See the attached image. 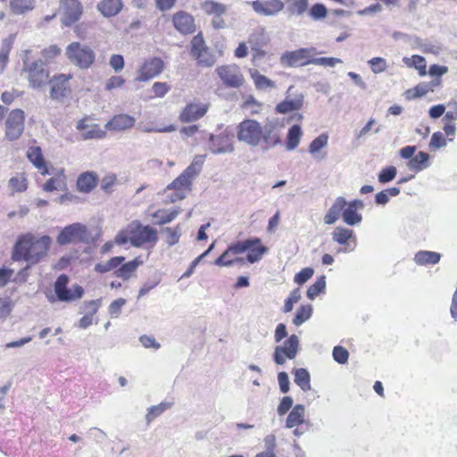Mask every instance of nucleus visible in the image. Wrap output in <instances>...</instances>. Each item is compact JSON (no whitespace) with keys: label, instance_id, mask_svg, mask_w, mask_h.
<instances>
[{"label":"nucleus","instance_id":"obj_47","mask_svg":"<svg viewBox=\"0 0 457 457\" xmlns=\"http://www.w3.org/2000/svg\"><path fill=\"white\" fill-rule=\"evenodd\" d=\"M9 187L14 192H23L27 189V179L23 175L12 177L9 180Z\"/></svg>","mask_w":457,"mask_h":457},{"label":"nucleus","instance_id":"obj_16","mask_svg":"<svg viewBox=\"0 0 457 457\" xmlns=\"http://www.w3.org/2000/svg\"><path fill=\"white\" fill-rule=\"evenodd\" d=\"M70 74H57L49 79L50 97L54 100H62L69 94Z\"/></svg>","mask_w":457,"mask_h":457},{"label":"nucleus","instance_id":"obj_20","mask_svg":"<svg viewBox=\"0 0 457 457\" xmlns=\"http://www.w3.org/2000/svg\"><path fill=\"white\" fill-rule=\"evenodd\" d=\"M173 24L181 34H191L195 29V25L192 15L180 11L173 15Z\"/></svg>","mask_w":457,"mask_h":457},{"label":"nucleus","instance_id":"obj_46","mask_svg":"<svg viewBox=\"0 0 457 457\" xmlns=\"http://www.w3.org/2000/svg\"><path fill=\"white\" fill-rule=\"evenodd\" d=\"M326 287L325 276L320 277L314 284L309 287L307 290V297L314 299Z\"/></svg>","mask_w":457,"mask_h":457},{"label":"nucleus","instance_id":"obj_54","mask_svg":"<svg viewBox=\"0 0 457 457\" xmlns=\"http://www.w3.org/2000/svg\"><path fill=\"white\" fill-rule=\"evenodd\" d=\"M328 10L322 4H315L310 10V16L312 20L318 21L326 18Z\"/></svg>","mask_w":457,"mask_h":457},{"label":"nucleus","instance_id":"obj_18","mask_svg":"<svg viewBox=\"0 0 457 457\" xmlns=\"http://www.w3.org/2000/svg\"><path fill=\"white\" fill-rule=\"evenodd\" d=\"M293 89V86H291L287 90V95L285 100L279 103L276 110L280 113H287L293 111H297L301 109L303 104V96L301 93L292 95L291 90Z\"/></svg>","mask_w":457,"mask_h":457},{"label":"nucleus","instance_id":"obj_25","mask_svg":"<svg viewBox=\"0 0 457 457\" xmlns=\"http://www.w3.org/2000/svg\"><path fill=\"white\" fill-rule=\"evenodd\" d=\"M346 206V200L343 196H338L328 212L324 216V222L328 225L334 224L338 219L343 210Z\"/></svg>","mask_w":457,"mask_h":457},{"label":"nucleus","instance_id":"obj_11","mask_svg":"<svg viewBox=\"0 0 457 457\" xmlns=\"http://www.w3.org/2000/svg\"><path fill=\"white\" fill-rule=\"evenodd\" d=\"M219 78L228 87L238 88L243 86L245 78L236 64L221 65L216 69Z\"/></svg>","mask_w":457,"mask_h":457},{"label":"nucleus","instance_id":"obj_22","mask_svg":"<svg viewBox=\"0 0 457 457\" xmlns=\"http://www.w3.org/2000/svg\"><path fill=\"white\" fill-rule=\"evenodd\" d=\"M304 406L303 404H296L287 418L286 428H293L296 426H307V428H310L311 424L304 420Z\"/></svg>","mask_w":457,"mask_h":457},{"label":"nucleus","instance_id":"obj_30","mask_svg":"<svg viewBox=\"0 0 457 457\" xmlns=\"http://www.w3.org/2000/svg\"><path fill=\"white\" fill-rule=\"evenodd\" d=\"M429 155L424 152H419L407 163L409 170L419 172L428 166Z\"/></svg>","mask_w":457,"mask_h":457},{"label":"nucleus","instance_id":"obj_63","mask_svg":"<svg viewBox=\"0 0 457 457\" xmlns=\"http://www.w3.org/2000/svg\"><path fill=\"white\" fill-rule=\"evenodd\" d=\"M161 281V278L159 276H155L154 278L146 281L142 287L140 288L138 292V297H142L145 295H146L150 290L154 288Z\"/></svg>","mask_w":457,"mask_h":457},{"label":"nucleus","instance_id":"obj_31","mask_svg":"<svg viewBox=\"0 0 457 457\" xmlns=\"http://www.w3.org/2000/svg\"><path fill=\"white\" fill-rule=\"evenodd\" d=\"M403 62L407 67L416 69L420 76H425L427 74V62L423 56L414 54L411 57H403Z\"/></svg>","mask_w":457,"mask_h":457},{"label":"nucleus","instance_id":"obj_1","mask_svg":"<svg viewBox=\"0 0 457 457\" xmlns=\"http://www.w3.org/2000/svg\"><path fill=\"white\" fill-rule=\"evenodd\" d=\"M282 127L277 119L269 120L264 126L255 120L245 119L237 127V137L239 142L253 147L262 142V149L270 150L281 144Z\"/></svg>","mask_w":457,"mask_h":457},{"label":"nucleus","instance_id":"obj_3","mask_svg":"<svg viewBox=\"0 0 457 457\" xmlns=\"http://www.w3.org/2000/svg\"><path fill=\"white\" fill-rule=\"evenodd\" d=\"M197 167L189 165L176 179L165 188V193L173 190L174 193L167 195L170 203H175L186 197L187 193L191 191V185L197 176Z\"/></svg>","mask_w":457,"mask_h":457},{"label":"nucleus","instance_id":"obj_24","mask_svg":"<svg viewBox=\"0 0 457 457\" xmlns=\"http://www.w3.org/2000/svg\"><path fill=\"white\" fill-rule=\"evenodd\" d=\"M27 158L29 162L40 170L42 175L48 173V170L46 166V162L42 154V150L39 146H30L27 151Z\"/></svg>","mask_w":457,"mask_h":457},{"label":"nucleus","instance_id":"obj_43","mask_svg":"<svg viewBox=\"0 0 457 457\" xmlns=\"http://www.w3.org/2000/svg\"><path fill=\"white\" fill-rule=\"evenodd\" d=\"M312 313V305H310V304L302 305L298 309L295 318L293 319V323L295 326H301L303 323H304L306 320H308L311 318Z\"/></svg>","mask_w":457,"mask_h":457},{"label":"nucleus","instance_id":"obj_4","mask_svg":"<svg viewBox=\"0 0 457 457\" xmlns=\"http://www.w3.org/2000/svg\"><path fill=\"white\" fill-rule=\"evenodd\" d=\"M26 54L29 53L27 50ZM23 61V71L27 72V79L29 81V85L33 89H43L46 83L49 80V71L46 70L44 66L45 63L42 60H37L30 63H28V56L25 55L22 59Z\"/></svg>","mask_w":457,"mask_h":457},{"label":"nucleus","instance_id":"obj_44","mask_svg":"<svg viewBox=\"0 0 457 457\" xmlns=\"http://www.w3.org/2000/svg\"><path fill=\"white\" fill-rule=\"evenodd\" d=\"M368 64L374 74L382 73L388 67L386 60L382 57H373L368 61Z\"/></svg>","mask_w":457,"mask_h":457},{"label":"nucleus","instance_id":"obj_36","mask_svg":"<svg viewBox=\"0 0 457 457\" xmlns=\"http://www.w3.org/2000/svg\"><path fill=\"white\" fill-rule=\"evenodd\" d=\"M142 264L141 261L137 258L123 264L117 271L116 276L123 279H129L132 274L136 271L137 267Z\"/></svg>","mask_w":457,"mask_h":457},{"label":"nucleus","instance_id":"obj_38","mask_svg":"<svg viewBox=\"0 0 457 457\" xmlns=\"http://www.w3.org/2000/svg\"><path fill=\"white\" fill-rule=\"evenodd\" d=\"M246 259L250 263L257 262L261 260L262 256L267 252V248L261 245V240L258 243H253V245L247 249Z\"/></svg>","mask_w":457,"mask_h":457},{"label":"nucleus","instance_id":"obj_32","mask_svg":"<svg viewBox=\"0 0 457 457\" xmlns=\"http://www.w3.org/2000/svg\"><path fill=\"white\" fill-rule=\"evenodd\" d=\"M440 259V253L431 251H419L414 256V261L418 265L436 264L439 262Z\"/></svg>","mask_w":457,"mask_h":457},{"label":"nucleus","instance_id":"obj_12","mask_svg":"<svg viewBox=\"0 0 457 457\" xmlns=\"http://www.w3.org/2000/svg\"><path fill=\"white\" fill-rule=\"evenodd\" d=\"M299 349V339L295 335L290 336L282 345L275 347L273 360L278 365H283L287 359L295 358Z\"/></svg>","mask_w":457,"mask_h":457},{"label":"nucleus","instance_id":"obj_51","mask_svg":"<svg viewBox=\"0 0 457 457\" xmlns=\"http://www.w3.org/2000/svg\"><path fill=\"white\" fill-rule=\"evenodd\" d=\"M289 10L297 15L303 14L308 7V0H288Z\"/></svg>","mask_w":457,"mask_h":457},{"label":"nucleus","instance_id":"obj_56","mask_svg":"<svg viewBox=\"0 0 457 457\" xmlns=\"http://www.w3.org/2000/svg\"><path fill=\"white\" fill-rule=\"evenodd\" d=\"M301 299L300 290L295 289L293 290L289 296L285 301L283 311L284 312H289L293 310L294 303H296Z\"/></svg>","mask_w":457,"mask_h":457},{"label":"nucleus","instance_id":"obj_35","mask_svg":"<svg viewBox=\"0 0 457 457\" xmlns=\"http://www.w3.org/2000/svg\"><path fill=\"white\" fill-rule=\"evenodd\" d=\"M295 374V383L301 387L303 391L311 390V376L307 370L305 369H296L294 372Z\"/></svg>","mask_w":457,"mask_h":457},{"label":"nucleus","instance_id":"obj_41","mask_svg":"<svg viewBox=\"0 0 457 457\" xmlns=\"http://www.w3.org/2000/svg\"><path fill=\"white\" fill-rule=\"evenodd\" d=\"M124 260L125 258L122 256L113 257L107 262L97 263L95 266V270L100 273L111 271L118 267Z\"/></svg>","mask_w":457,"mask_h":457},{"label":"nucleus","instance_id":"obj_42","mask_svg":"<svg viewBox=\"0 0 457 457\" xmlns=\"http://www.w3.org/2000/svg\"><path fill=\"white\" fill-rule=\"evenodd\" d=\"M342 218H343V220L347 225H350V226H354L356 224H359L362 220L361 215L360 213H358L356 210L352 209L348 206L347 207L345 206V209L343 210Z\"/></svg>","mask_w":457,"mask_h":457},{"label":"nucleus","instance_id":"obj_29","mask_svg":"<svg viewBox=\"0 0 457 457\" xmlns=\"http://www.w3.org/2000/svg\"><path fill=\"white\" fill-rule=\"evenodd\" d=\"M96 186V177L93 172H85L77 180L78 190L83 193L90 192Z\"/></svg>","mask_w":457,"mask_h":457},{"label":"nucleus","instance_id":"obj_26","mask_svg":"<svg viewBox=\"0 0 457 457\" xmlns=\"http://www.w3.org/2000/svg\"><path fill=\"white\" fill-rule=\"evenodd\" d=\"M249 74L257 90L268 91L276 87L275 81L261 74L256 69H250Z\"/></svg>","mask_w":457,"mask_h":457},{"label":"nucleus","instance_id":"obj_58","mask_svg":"<svg viewBox=\"0 0 457 457\" xmlns=\"http://www.w3.org/2000/svg\"><path fill=\"white\" fill-rule=\"evenodd\" d=\"M256 34H253L249 37V43L251 44L252 50L253 51V62L254 65H257V62L263 58L266 55V52L262 50L256 43H254V37H256Z\"/></svg>","mask_w":457,"mask_h":457},{"label":"nucleus","instance_id":"obj_21","mask_svg":"<svg viewBox=\"0 0 457 457\" xmlns=\"http://www.w3.org/2000/svg\"><path fill=\"white\" fill-rule=\"evenodd\" d=\"M207 105L203 104H188L182 110L179 119L183 122H191L202 118L207 112Z\"/></svg>","mask_w":457,"mask_h":457},{"label":"nucleus","instance_id":"obj_45","mask_svg":"<svg viewBox=\"0 0 457 457\" xmlns=\"http://www.w3.org/2000/svg\"><path fill=\"white\" fill-rule=\"evenodd\" d=\"M440 84V79H436L429 83H420L414 87V97H421L427 93L433 91V88Z\"/></svg>","mask_w":457,"mask_h":457},{"label":"nucleus","instance_id":"obj_50","mask_svg":"<svg viewBox=\"0 0 457 457\" xmlns=\"http://www.w3.org/2000/svg\"><path fill=\"white\" fill-rule=\"evenodd\" d=\"M343 63V61L336 57H313L312 64L323 67H335L337 64Z\"/></svg>","mask_w":457,"mask_h":457},{"label":"nucleus","instance_id":"obj_33","mask_svg":"<svg viewBox=\"0 0 457 457\" xmlns=\"http://www.w3.org/2000/svg\"><path fill=\"white\" fill-rule=\"evenodd\" d=\"M303 137V131L299 125H293L287 133V149L289 151L295 150Z\"/></svg>","mask_w":457,"mask_h":457},{"label":"nucleus","instance_id":"obj_64","mask_svg":"<svg viewBox=\"0 0 457 457\" xmlns=\"http://www.w3.org/2000/svg\"><path fill=\"white\" fill-rule=\"evenodd\" d=\"M293 405V399L291 396H284L278 406V414L279 416H283L285 415L289 410L290 408L292 407Z\"/></svg>","mask_w":457,"mask_h":457},{"label":"nucleus","instance_id":"obj_48","mask_svg":"<svg viewBox=\"0 0 457 457\" xmlns=\"http://www.w3.org/2000/svg\"><path fill=\"white\" fill-rule=\"evenodd\" d=\"M328 137L326 134H321L312 141L309 146V152L315 155L321 148L328 145Z\"/></svg>","mask_w":457,"mask_h":457},{"label":"nucleus","instance_id":"obj_59","mask_svg":"<svg viewBox=\"0 0 457 457\" xmlns=\"http://www.w3.org/2000/svg\"><path fill=\"white\" fill-rule=\"evenodd\" d=\"M313 273L314 270L312 268H304L300 272L295 274L294 281L296 284L303 285L312 277Z\"/></svg>","mask_w":457,"mask_h":457},{"label":"nucleus","instance_id":"obj_49","mask_svg":"<svg viewBox=\"0 0 457 457\" xmlns=\"http://www.w3.org/2000/svg\"><path fill=\"white\" fill-rule=\"evenodd\" d=\"M164 231L167 233L166 243L169 245H174L179 242L181 234V228L179 225H177L175 228L167 227L164 228Z\"/></svg>","mask_w":457,"mask_h":457},{"label":"nucleus","instance_id":"obj_5","mask_svg":"<svg viewBox=\"0 0 457 457\" xmlns=\"http://www.w3.org/2000/svg\"><path fill=\"white\" fill-rule=\"evenodd\" d=\"M65 54L72 64L82 70L90 68L96 59L94 50L90 46L79 42H72L68 45Z\"/></svg>","mask_w":457,"mask_h":457},{"label":"nucleus","instance_id":"obj_8","mask_svg":"<svg viewBox=\"0 0 457 457\" xmlns=\"http://www.w3.org/2000/svg\"><path fill=\"white\" fill-rule=\"evenodd\" d=\"M90 233L87 227L81 223H73L65 227L58 235L56 242L61 245H68L78 242H88Z\"/></svg>","mask_w":457,"mask_h":457},{"label":"nucleus","instance_id":"obj_15","mask_svg":"<svg viewBox=\"0 0 457 457\" xmlns=\"http://www.w3.org/2000/svg\"><path fill=\"white\" fill-rule=\"evenodd\" d=\"M234 134L225 129L220 135L210 136V150L215 154H228L234 152Z\"/></svg>","mask_w":457,"mask_h":457},{"label":"nucleus","instance_id":"obj_6","mask_svg":"<svg viewBox=\"0 0 457 457\" xmlns=\"http://www.w3.org/2000/svg\"><path fill=\"white\" fill-rule=\"evenodd\" d=\"M320 54L315 47L287 51L280 56V63L284 67L305 66L312 64L313 57Z\"/></svg>","mask_w":457,"mask_h":457},{"label":"nucleus","instance_id":"obj_17","mask_svg":"<svg viewBox=\"0 0 457 457\" xmlns=\"http://www.w3.org/2000/svg\"><path fill=\"white\" fill-rule=\"evenodd\" d=\"M163 70V62L159 58H152L144 62L137 71V80L145 82L158 76Z\"/></svg>","mask_w":457,"mask_h":457},{"label":"nucleus","instance_id":"obj_28","mask_svg":"<svg viewBox=\"0 0 457 457\" xmlns=\"http://www.w3.org/2000/svg\"><path fill=\"white\" fill-rule=\"evenodd\" d=\"M43 189L46 192L52 191H63L66 189V177L63 170L58 171V173L48 179L43 186Z\"/></svg>","mask_w":457,"mask_h":457},{"label":"nucleus","instance_id":"obj_40","mask_svg":"<svg viewBox=\"0 0 457 457\" xmlns=\"http://www.w3.org/2000/svg\"><path fill=\"white\" fill-rule=\"evenodd\" d=\"M259 238L246 239L244 241H237L228 246V252L231 254H240L247 251L253 243H258Z\"/></svg>","mask_w":457,"mask_h":457},{"label":"nucleus","instance_id":"obj_55","mask_svg":"<svg viewBox=\"0 0 457 457\" xmlns=\"http://www.w3.org/2000/svg\"><path fill=\"white\" fill-rule=\"evenodd\" d=\"M203 9L206 13H213L216 15H220L225 12L224 5L212 1H207L204 3Z\"/></svg>","mask_w":457,"mask_h":457},{"label":"nucleus","instance_id":"obj_52","mask_svg":"<svg viewBox=\"0 0 457 457\" xmlns=\"http://www.w3.org/2000/svg\"><path fill=\"white\" fill-rule=\"evenodd\" d=\"M332 355L333 359L340 364H345L348 361L349 353L343 346H335L333 349Z\"/></svg>","mask_w":457,"mask_h":457},{"label":"nucleus","instance_id":"obj_62","mask_svg":"<svg viewBox=\"0 0 457 457\" xmlns=\"http://www.w3.org/2000/svg\"><path fill=\"white\" fill-rule=\"evenodd\" d=\"M124 58L120 54H112L109 60V65L115 72H120L124 68Z\"/></svg>","mask_w":457,"mask_h":457},{"label":"nucleus","instance_id":"obj_23","mask_svg":"<svg viewBox=\"0 0 457 457\" xmlns=\"http://www.w3.org/2000/svg\"><path fill=\"white\" fill-rule=\"evenodd\" d=\"M135 124V119L129 114L115 115L105 124V129L109 130H125L130 129Z\"/></svg>","mask_w":457,"mask_h":457},{"label":"nucleus","instance_id":"obj_19","mask_svg":"<svg viewBox=\"0 0 457 457\" xmlns=\"http://www.w3.org/2000/svg\"><path fill=\"white\" fill-rule=\"evenodd\" d=\"M252 6L254 12L259 14L272 16L283 10L284 4L280 0H256L252 3Z\"/></svg>","mask_w":457,"mask_h":457},{"label":"nucleus","instance_id":"obj_60","mask_svg":"<svg viewBox=\"0 0 457 457\" xmlns=\"http://www.w3.org/2000/svg\"><path fill=\"white\" fill-rule=\"evenodd\" d=\"M446 145V140L445 139L441 132H435L429 143V147L432 150H437Z\"/></svg>","mask_w":457,"mask_h":457},{"label":"nucleus","instance_id":"obj_7","mask_svg":"<svg viewBox=\"0 0 457 457\" xmlns=\"http://www.w3.org/2000/svg\"><path fill=\"white\" fill-rule=\"evenodd\" d=\"M25 128V112L21 109L12 110L4 121L5 137L10 141L21 137Z\"/></svg>","mask_w":457,"mask_h":457},{"label":"nucleus","instance_id":"obj_2","mask_svg":"<svg viewBox=\"0 0 457 457\" xmlns=\"http://www.w3.org/2000/svg\"><path fill=\"white\" fill-rule=\"evenodd\" d=\"M52 239L48 236L37 237L31 233L21 236L16 241L12 257L25 261L29 265L40 262L48 253Z\"/></svg>","mask_w":457,"mask_h":457},{"label":"nucleus","instance_id":"obj_61","mask_svg":"<svg viewBox=\"0 0 457 457\" xmlns=\"http://www.w3.org/2000/svg\"><path fill=\"white\" fill-rule=\"evenodd\" d=\"M61 54V49L57 46H50L42 51V56L45 59V64L50 62L53 59Z\"/></svg>","mask_w":457,"mask_h":457},{"label":"nucleus","instance_id":"obj_13","mask_svg":"<svg viewBox=\"0 0 457 457\" xmlns=\"http://www.w3.org/2000/svg\"><path fill=\"white\" fill-rule=\"evenodd\" d=\"M82 12L83 7L79 0H61L60 2L61 21L66 27L78 21Z\"/></svg>","mask_w":457,"mask_h":457},{"label":"nucleus","instance_id":"obj_14","mask_svg":"<svg viewBox=\"0 0 457 457\" xmlns=\"http://www.w3.org/2000/svg\"><path fill=\"white\" fill-rule=\"evenodd\" d=\"M191 54L200 65L210 67L216 62L215 55L206 47L203 37L197 35L191 41Z\"/></svg>","mask_w":457,"mask_h":457},{"label":"nucleus","instance_id":"obj_27","mask_svg":"<svg viewBox=\"0 0 457 457\" xmlns=\"http://www.w3.org/2000/svg\"><path fill=\"white\" fill-rule=\"evenodd\" d=\"M122 5L121 0H101L97 4V10L104 17H112L120 12Z\"/></svg>","mask_w":457,"mask_h":457},{"label":"nucleus","instance_id":"obj_53","mask_svg":"<svg viewBox=\"0 0 457 457\" xmlns=\"http://www.w3.org/2000/svg\"><path fill=\"white\" fill-rule=\"evenodd\" d=\"M105 136V132L102 130L98 125L88 126L87 130L83 133L84 139L91 138H103Z\"/></svg>","mask_w":457,"mask_h":457},{"label":"nucleus","instance_id":"obj_10","mask_svg":"<svg viewBox=\"0 0 457 457\" xmlns=\"http://www.w3.org/2000/svg\"><path fill=\"white\" fill-rule=\"evenodd\" d=\"M69 278L66 275H61L54 282V293L56 298L61 302H73L82 297L84 289L79 285L73 286L71 288L67 287Z\"/></svg>","mask_w":457,"mask_h":457},{"label":"nucleus","instance_id":"obj_37","mask_svg":"<svg viewBox=\"0 0 457 457\" xmlns=\"http://www.w3.org/2000/svg\"><path fill=\"white\" fill-rule=\"evenodd\" d=\"M332 238L339 245H346L348 240L354 238V235L352 229L337 227L332 233Z\"/></svg>","mask_w":457,"mask_h":457},{"label":"nucleus","instance_id":"obj_57","mask_svg":"<svg viewBox=\"0 0 457 457\" xmlns=\"http://www.w3.org/2000/svg\"><path fill=\"white\" fill-rule=\"evenodd\" d=\"M396 172V168L394 166L385 168L378 174V181L383 184L387 183L395 178Z\"/></svg>","mask_w":457,"mask_h":457},{"label":"nucleus","instance_id":"obj_34","mask_svg":"<svg viewBox=\"0 0 457 457\" xmlns=\"http://www.w3.org/2000/svg\"><path fill=\"white\" fill-rule=\"evenodd\" d=\"M36 0H10V8L15 14H23L34 9Z\"/></svg>","mask_w":457,"mask_h":457},{"label":"nucleus","instance_id":"obj_9","mask_svg":"<svg viewBox=\"0 0 457 457\" xmlns=\"http://www.w3.org/2000/svg\"><path fill=\"white\" fill-rule=\"evenodd\" d=\"M129 232H130L129 242L136 247L157 241V231L150 226H143L138 221H133L129 225Z\"/></svg>","mask_w":457,"mask_h":457},{"label":"nucleus","instance_id":"obj_39","mask_svg":"<svg viewBox=\"0 0 457 457\" xmlns=\"http://www.w3.org/2000/svg\"><path fill=\"white\" fill-rule=\"evenodd\" d=\"M171 407L170 403H161L157 405H153L147 410L145 415L146 424L149 425L154 419L161 416L166 410Z\"/></svg>","mask_w":457,"mask_h":457}]
</instances>
